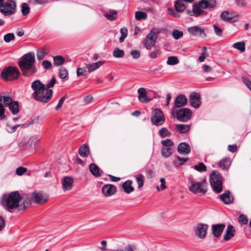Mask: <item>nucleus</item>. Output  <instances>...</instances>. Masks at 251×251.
I'll list each match as a JSON object with an SVG mask.
<instances>
[{
	"label": "nucleus",
	"mask_w": 251,
	"mask_h": 251,
	"mask_svg": "<svg viewBox=\"0 0 251 251\" xmlns=\"http://www.w3.org/2000/svg\"><path fill=\"white\" fill-rule=\"evenodd\" d=\"M3 199L6 208L8 210L15 208L18 210H24L31 204L29 199L26 196L21 197L18 191L3 195Z\"/></svg>",
	"instance_id": "obj_1"
},
{
	"label": "nucleus",
	"mask_w": 251,
	"mask_h": 251,
	"mask_svg": "<svg viewBox=\"0 0 251 251\" xmlns=\"http://www.w3.org/2000/svg\"><path fill=\"white\" fill-rule=\"evenodd\" d=\"M31 88L33 91L32 96L35 100L47 103L52 98L53 91L51 89L46 90V85L39 79L31 83Z\"/></svg>",
	"instance_id": "obj_2"
},
{
	"label": "nucleus",
	"mask_w": 251,
	"mask_h": 251,
	"mask_svg": "<svg viewBox=\"0 0 251 251\" xmlns=\"http://www.w3.org/2000/svg\"><path fill=\"white\" fill-rule=\"evenodd\" d=\"M35 61L33 53H28L22 56L19 62V65L24 75L29 76L36 72Z\"/></svg>",
	"instance_id": "obj_3"
},
{
	"label": "nucleus",
	"mask_w": 251,
	"mask_h": 251,
	"mask_svg": "<svg viewBox=\"0 0 251 251\" xmlns=\"http://www.w3.org/2000/svg\"><path fill=\"white\" fill-rule=\"evenodd\" d=\"M188 183L189 190L193 193L205 194L207 192V183L204 179L198 182L192 178H190Z\"/></svg>",
	"instance_id": "obj_4"
},
{
	"label": "nucleus",
	"mask_w": 251,
	"mask_h": 251,
	"mask_svg": "<svg viewBox=\"0 0 251 251\" xmlns=\"http://www.w3.org/2000/svg\"><path fill=\"white\" fill-rule=\"evenodd\" d=\"M20 74V73L17 67H8L3 69L0 77L5 81H13L17 79Z\"/></svg>",
	"instance_id": "obj_5"
},
{
	"label": "nucleus",
	"mask_w": 251,
	"mask_h": 251,
	"mask_svg": "<svg viewBox=\"0 0 251 251\" xmlns=\"http://www.w3.org/2000/svg\"><path fill=\"white\" fill-rule=\"evenodd\" d=\"M172 113L174 117H176L179 121L181 122H185L189 121L192 117L191 111L185 108L179 109L173 108Z\"/></svg>",
	"instance_id": "obj_6"
},
{
	"label": "nucleus",
	"mask_w": 251,
	"mask_h": 251,
	"mask_svg": "<svg viewBox=\"0 0 251 251\" xmlns=\"http://www.w3.org/2000/svg\"><path fill=\"white\" fill-rule=\"evenodd\" d=\"M161 29H153L146 37L145 40V47L147 50H151L155 44L158 38V34L161 32Z\"/></svg>",
	"instance_id": "obj_7"
},
{
	"label": "nucleus",
	"mask_w": 251,
	"mask_h": 251,
	"mask_svg": "<svg viewBox=\"0 0 251 251\" xmlns=\"http://www.w3.org/2000/svg\"><path fill=\"white\" fill-rule=\"evenodd\" d=\"M222 179L221 175L216 171H213L210 175V184L213 190L216 193H219L222 191Z\"/></svg>",
	"instance_id": "obj_8"
},
{
	"label": "nucleus",
	"mask_w": 251,
	"mask_h": 251,
	"mask_svg": "<svg viewBox=\"0 0 251 251\" xmlns=\"http://www.w3.org/2000/svg\"><path fill=\"white\" fill-rule=\"evenodd\" d=\"M0 101H3L5 106H8L13 115H17L19 112L18 102L13 100L9 96H0Z\"/></svg>",
	"instance_id": "obj_9"
},
{
	"label": "nucleus",
	"mask_w": 251,
	"mask_h": 251,
	"mask_svg": "<svg viewBox=\"0 0 251 251\" xmlns=\"http://www.w3.org/2000/svg\"><path fill=\"white\" fill-rule=\"evenodd\" d=\"M17 4L14 0H7L0 9V12L5 16L12 15L16 12Z\"/></svg>",
	"instance_id": "obj_10"
},
{
	"label": "nucleus",
	"mask_w": 251,
	"mask_h": 251,
	"mask_svg": "<svg viewBox=\"0 0 251 251\" xmlns=\"http://www.w3.org/2000/svg\"><path fill=\"white\" fill-rule=\"evenodd\" d=\"M151 121L153 125L160 126L165 122V118L163 112L159 109L156 108L153 111Z\"/></svg>",
	"instance_id": "obj_11"
},
{
	"label": "nucleus",
	"mask_w": 251,
	"mask_h": 251,
	"mask_svg": "<svg viewBox=\"0 0 251 251\" xmlns=\"http://www.w3.org/2000/svg\"><path fill=\"white\" fill-rule=\"evenodd\" d=\"M32 200L34 201V202L37 204H42L46 202L48 200L49 197L46 194L42 193V192H35L32 193Z\"/></svg>",
	"instance_id": "obj_12"
},
{
	"label": "nucleus",
	"mask_w": 251,
	"mask_h": 251,
	"mask_svg": "<svg viewBox=\"0 0 251 251\" xmlns=\"http://www.w3.org/2000/svg\"><path fill=\"white\" fill-rule=\"evenodd\" d=\"M186 12L190 16L199 17L204 12V10L200 2H195L193 4L192 10H187Z\"/></svg>",
	"instance_id": "obj_13"
},
{
	"label": "nucleus",
	"mask_w": 251,
	"mask_h": 251,
	"mask_svg": "<svg viewBox=\"0 0 251 251\" xmlns=\"http://www.w3.org/2000/svg\"><path fill=\"white\" fill-rule=\"evenodd\" d=\"M74 180L71 176H65L62 179L61 184L64 191H68L72 189Z\"/></svg>",
	"instance_id": "obj_14"
},
{
	"label": "nucleus",
	"mask_w": 251,
	"mask_h": 251,
	"mask_svg": "<svg viewBox=\"0 0 251 251\" xmlns=\"http://www.w3.org/2000/svg\"><path fill=\"white\" fill-rule=\"evenodd\" d=\"M188 32L191 35L196 37H206L203 28L198 26H193L188 28Z\"/></svg>",
	"instance_id": "obj_15"
},
{
	"label": "nucleus",
	"mask_w": 251,
	"mask_h": 251,
	"mask_svg": "<svg viewBox=\"0 0 251 251\" xmlns=\"http://www.w3.org/2000/svg\"><path fill=\"white\" fill-rule=\"evenodd\" d=\"M207 228V225L199 224L196 227L195 233L199 238H204L205 237Z\"/></svg>",
	"instance_id": "obj_16"
},
{
	"label": "nucleus",
	"mask_w": 251,
	"mask_h": 251,
	"mask_svg": "<svg viewBox=\"0 0 251 251\" xmlns=\"http://www.w3.org/2000/svg\"><path fill=\"white\" fill-rule=\"evenodd\" d=\"M138 94V99L142 103H148L151 100L147 97L146 89L144 87H140L137 91Z\"/></svg>",
	"instance_id": "obj_17"
},
{
	"label": "nucleus",
	"mask_w": 251,
	"mask_h": 251,
	"mask_svg": "<svg viewBox=\"0 0 251 251\" xmlns=\"http://www.w3.org/2000/svg\"><path fill=\"white\" fill-rule=\"evenodd\" d=\"M103 194L106 197L112 196L116 192V187L112 184L104 185L102 189Z\"/></svg>",
	"instance_id": "obj_18"
},
{
	"label": "nucleus",
	"mask_w": 251,
	"mask_h": 251,
	"mask_svg": "<svg viewBox=\"0 0 251 251\" xmlns=\"http://www.w3.org/2000/svg\"><path fill=\"white\" fill-rule=\"evenodd\" d=\"M190 103L192 106L198 108L201 105L200 96L197 93H192L190 95Z\"/></svg>",
	"instance_id": "obj_19"
},
{
	"label": "nucleus",
	"mask_w": 251,
	"mask_h": 251,
	"mask_svg": "<svg viewBox=\"0 0 251 251\" xmlns=\"http://www.w3.org/2000/svg\"><path fill=\"white\" fill-rule=\"evenodd\" d=\"M224 224H217L212 226V230L214 236L216 237H219L222 234L225 228Z\"/></svg>",
	"instance_id": "obj_20"
},
{
	"label": "nucleus",
	"mask_w": 251,
	"mask_h": 251,
	"mask_svg": "<svg viewBox=\"0 0 251 251\" xmlns=\"http://www.w3.org/2000/svg\"><path fill=\"white\" fill-rule=\"evenodd\" d=\"M190 146L185 142L180 143L177 146V151L181 154H188L190 152Z\"/></svg>",
	"instance_id": "obj_21"
},
{
	"label": "nucleus",
	"mask_w": 251,
	"mask_h": 251,
	"mask_svg": "<svg viewBox=\"0 0 251 251\" xmlns=\"http://www.w3.org/2000/svg\"><path fill=\"white\" fill-rule=\"evenodd\" d=\"M187 102L186 97L184 95H179L177 97L175 101V106L174 108H179L184 106Z\"/></svg>",
	"instance_id": "obj_22"
},
{
	"label": "nucleus",
	"mask_w": 251,
	"mask_h": 251,
	"mask_svg": "<svg viewBox=\"0 0 251 251\" xmlns=\"http://www.w3.org/2000/svg\"><path fill=\"white\" fill-rule=\"evenodd\" d=\"M235 234V229L233 226L228 225L226 230V234L224 235V239L226 241L229 240L234 237Z\"/></svg>",
	"instance_id": "obj_23"
},
{
	"label": "nucleus",
	"mask_w": 251,
	"mask_h": 251,
	"mask_svg": "<svg viewBox=\"0 0 251 251\" xmlns=\"http://www.w3.org/2000/svg\"><path fill=\"white\" fill-rule=\"evenodd\" d=\"M220 200L225 204H229L233 201V197L230 192L227 191L220 196Z\"/></svg>",
	"instance_id": "obj_24"
},
{
	"label": "nucleus",
	"mask_w": 251,
	"mask_h": 251,
	"mask_svg": "<svg viewBox=\"0 0 251 251\" xmlns=\"http://www.w3.org/2000/svg\"><path fill=\"white\" fill-rule=\"evenodd\" d=\"M184 0H176L175 2V6L176 11L180 13L183 12L187 8V5Z\"/></svg>",
	"instance_id": "obj_25"
},
{
	"label": "nucleus",
	"mask_w": 251,
	"mask_h": 251,
	"mask_svg": "<svg viewBox=\"0 0 251 251\" xmlns=\"http://www.w3.org/2000/svg\"><path fill=\"white\" fill-rule=\"evenodd\" d=\"M104 63L103 61H99L96 63L92 64H88L86 65V67L88 69V71L89 73L95 71L96 70L99 68L101 65Z\"/></svg>",
	"instance_id": "obj_26"
},
{
	"label": "nucleus",
	"mask_w": 251,
	"mask_h": 251,
	"mask_svg": "<svg viewBox=\"0 0 251 251\" xmlns=\"http://www.w3.org/2000/svg\"><path fill=\"white\" fill-rule=\"evenodd\" d=\"M199 2L203 9L213 8L216 5L215 0H201Z\"/></svg>",
	"instance_id": "obj_27"
},
{
	"label": "nucleus",
	"mask_w": 251,
	"mask_h": 251,
	"mask_svg": "<svg viewBox=\"0 0 251 251\" xmlns=\"http://www.w3.org/2000/svg\"><path fill=\"white\" fill-rule=\"evenodd\" d=\"M78 152L79 155L82 157H85L89 155L90 153L89 147L86 144L82 145L79 149Z\"/></svg>",
	"instance_id": "obj_28"
},
{
	"label": "nucleus",
	"mask_w": 251,
	"mask_h": 251,
	"mask_svg": "<svg viewBox=\"0 0 251 251\" xmlns=\"http://www.w3.org/2000/svg\"><path fill=\"white\" fill-rule=\"evenodd\" d=\"M122 187L124 191L127 194L132 192L134 190V187L132 186V181L129 180L123 184Z\"/></svg>",
	"instance_id": "obj_29"
},
{
	"label": "nucleus",
	"mask_w": 251,
	"mask_h": 251,
	"mask_svg": "<svg viewBox=\"0 0 251 251\" xmlns=\"http://www.w3.org/2000/svg\"><path fill=\"white\" fill-rule=\"evenodd\" d=\"M103 16L109 21H114L117 18V13L114 10H110L107 12H104Z\"/></svg>",
	"instance_id": "obj_30"
},
{
	"label": "nucleus",
	"mask_w": 251,
	"mask_h": 251,
	"mask_svg": "<svg viewBox=\"0 0 251 251\" xmlns=\"http://www.w3.org/2000/svg\"><path fill=\"white\" fill-rule=\"evenodd\" d=\"M89 170L92 174L96 177L101 176L99 168L95 164H91L89 166Z\"/></svg>",
	"instance_id": "obj_31"
},
{
	"label": "nucleus",
	"mask_w": 251,
	"mask_h": 251,
	"mask_svg": "<svg viewBox=\"0 0 251 251\" xmlns=\"http://www.w3.org/2000/svg\"><path fill=\"white\" fill-rule=\"evenodd\" d=\"M176 128L177 130L180 133H185L188 132L190 128V126L185 124H177L176 125Z\"/></svg>",
	"instance_id": "obj_32"
},
{
	"label": "nucleus",
	"mask_w": 251,
	"mask_h": 251,
	"mask_svg": "<svg viewBox=\"0 0 251 251\" xmlns=\"http://www.w3.org/2000/svg\"><path fill=\"white\" fill-rule=\"evenodd\" d=\"M221 18L223 20L232 22L234 21V17L228 11H224L221 14Z\"/></svg>",
	"instance_id": "obj_33"
},
{
	"label": "nucleus",
	"mask_w": 251,
	"mask_h": 251,
	"mask_svg": "<svg viewBox=\"0 0 251 251\" xmlns=\"http://www.w3.org/2000/svg\"><path fill=\"white\" fill-rule=\"evenodd\" d=\"M231 165V161L228 158H224L219 164V166L223 170L228 169Z\"/></svg>",
	"instance_id": "obj_34"
},
{
	"label": "nucleus",
	"mask_w": 251,
	"mask_h": 251,
	"mask_svg": "<svg viewBox=\"0 0 251 251\" xmlns=\"http://www.w3.org/2000/svg\"><path fill=\"white\" fill-rule=\"evenodd\" d=\"M161 154L165 157H168L173 154L172 148L162 147L161 149Z\"/></svg>",
	"instance_id": "obj_35"
},
{
	"label": "nucleus",
	"mask_w": 251,
	"mask_h": 251,
	"mask_svg": "<svg viewBox=\"0 0 251 251\" xmlns=\"http://www.w3.org/2000/svg\"><path fill=\"white\" fill-rule=\"evenodd\" d=\"M233 47L243 52L245 50V43L244 42H236L233 45Z\"/></svg>",
	"instance_id": "obj_36"
},
{
	"label": "nucleus",
	"mask_w": 251,
	"mask_h": 251,
	"mask_svg": "<svg viewBox=\"0 0 251 251\" xmlns=\"http://www.w3.org/2000/svg\"><path fill=\"white\" fill-rule=\"evenodd\" d=\"M53 63L55 66H59L65 62L64 58L60 55L55 56L53 57Z\"/></svg>",
	"instance_id": "obj_37"
},
{
	"label": "nucleus",
	"mask_w": 251,
	"mask_h": 251,
	"mask_svg": "<svg viewBox=\"0 0 251 251\" xmlns=\"http://www.w3.org/2000/svg\"><path fill=\"white\" fill-rule=\"evenodd\" d=\"M125 54L124 50L119 48H116L113 51V55L116 58H122Z\"/></svg>",
	"instance_id": "obj_38"
},
{
	"label": "nucleus",
	"mask_w": 251,
	"mask_h": 251,
	"mask_svg": "<svg viewBox=\"0 0 251 251\" xmlns=\"http://www.w3.org/2000/svg\"><path fill=\"white\" fill-rule=\"evenodd\" d=\"M135 18L137 20L140 21L147 18V15L145 12L142 11H136L135 13Z\"/></svg>",
	"instance_id": "obj_39"
},
{
	"label": "nucleus",
	"mask_w": 251,
	"mask_h": 251,
	"mask_svg": "<svg viewBox=\"0 0 251 251\" xmlns=\"http://www.w3.org/2000/svg\"><path fill=\"white\" fill-rule=\"evenodd\" d=\"M194 170L198 172H205L206 171V166L203 163H199V164L192 167Z\"/></svg>",
	"instance_id": "obj_40"
},
{
	"label": "nucleus",
	"mask_w": 251,
	"mask_h": 251,
	"mask_svg": "<svg viewBox=\"0 0 251 251\" xmlns=\"http://www.w3.org/2000/svg\"><path fill=\"white\" fill-rule=\"evenodd\" d=\"M158 134L161 138H163L166 137L170 136L171 133L168 130L167 128L163 127L159 131Z\"/></svg>",
	"instance_id": "obj_41"
},
{
	"label": "nucleus",
	"mask_w": 251,
	"mask_h": 251,
	"mask_svg": "<svg viewBox=\"0 0 251 251\" xmlns=\"http://www.w3.org/2000/svg\"><path fill=\"white\" fill-rule=\"evenodd\" d=\"M179 63V60L176 56H170L168 58L167 64L169 65H175Z\"/></svg>",
	"instance_id": "obj_42"
},
{
	"label": "nucleus",
	"mask_w": 251,
	"mask_h": 251,
	"mask_svg": "<svg viewBox=\"0 0 251 251\" xmlns=\"http://www.w3.org/2000/svg\"><path fill=\"white\" fill-rule=\"evenodd\" d=\"M120 32L121 33V36L119 39V41L121 43L124 42L125 38L127 37L128 31L126 28H122L120 29Z\"/></svg>",
	"instance_id": "obj_43"
},
{
	"label": "nucleus",
	"mask_w": 251,
	"mask_h": 251,
	"mask_svg": "<svg viewBox=\"0 0 251 251\" xmlns=\"http://www.w3.org/2000/svg\"><path fill=\"white\" fill-rule=\"evenodd\" d=\"M183 35V32L182 31L177 29H175L172 32V36L175 39H178Z\"/></svg>",
	"instance_id": "obj_44"
},
{
	"label": "nucleus",
	"mask_w": 251,
	"mask_h": 251,
	"mask_svg": "<svg viewBox=\"0 0 251 251\" xmlns=\"http://www.w3.org/2000/svg\"><path fill=\"white\" fill-rule=\"evenodd\" d=\"M68 75V71L64 67H61L59 69V76L61 78L64 79L67 77Z\"/></svg>",
	"instance_id": "obj_45"
},
{
	"label": "nucleus",
	"mask_w": 251,
	"mask_h": 251,
	"mask_svg": "<svg viewBox=\"0 0 251 251\" xmlns=\"http://www.w3.org/2000/svg\"><path fill=\"white\" fill-rule=\"evenodd\" d=\"M22 13L24 16L27 15L30 11L28 5L26 3H23L22 5Z\"/></svg>",
	"instance_id": "obj_46"
},
{
	"label": "nucleus",
	"mask_w": 251,
	"mask_h": 251,
	"mask_svg": "<svg viewBox=\"0 0 251 251\" xmlns=\"http://www.w3.org/2000/svg\"><path fill=\"white\" fill-rule=\"evenodd\" d=\"M144 176L142 175H138L136 176V180L138 184V188H141L144 184Z\"/></svg>",
	"instance_id": "obj_47"
},
{
	"label": "nucleus",
	"mask_w": 251,
	"mask_h": 251,
	"mask_svg": "<svg viewBox=\"0 0 251 251\" xmlns=\"http://www.w3.org/2000/svg\"><path fill=\"white\" fill-rule=\"evenodd\" d=\"M3 39L5 42L9 43L15 39V35L12 33H7L4 36Z\"/></svg>",
	"instance_id": "obj_48"
},
{
	"label": "nucleus",
	"mask_w": 251,
	"mask_h": 251,
	"mask_svg": "<svg viewBox=\"0 0 251 251\" xmlns=\"http://www.w3.org/2000/svg\"><path fill=\"white\" fill-rule=\"evenodd\" d=\"M161 144L163 147L172 148L174 145L173 142L169 139L161 141Z\"/></svg>",
	"instance_id": "obj_49"
},
{
	"label": "nucleus",
	"mask_w": 251,
	"mask_h": 251,
	"mask_svg": "<svg viewBox=\"0 0 251 251\" xmlns=\"http://www.w3.org/2000/svg\"><path fill=\"white\" fill-rule=\"evenodd\" d=\"M27 172V169L23 167H19L17 168L16 172L18 176H22Z\"/></svg>",
	"instance_id": "obj_50"
},
{
	"label": "nucleus",
	"mask_w": 251,
	"mask_h": 251,
	"mask_svg": "<svg viewBox=\"0 0 251 251\" xmlns=\"http://www.w3.org/2000/svg\"><path fill=\"white\" fill-rule=\"evenodd\" d=\"M56 83V79L55 77H52L50 81L46 85V88L47 89H50L49 88H52L54 86Z\"/></svg>",
	"instance_id": "obj_51"
},
{
	"label": "nucleus",
	"mask_w": 251,
	"mask_h": 251,
	"mask_svg": "<svg viewBox=\"0 0 251 251\" xmlns=\"http://www.w3.org/2000/svg\"><path fill=\"white\" fill-rule=\"evenodd\" d=\"M46 54L47 53L44 50H38L37 53V58L38 60H41L45 57Z\"/></svg>",
	"instance_id": "obj_52"
},
{
	"label": "nucleus",
	"mask_w": 251,
	"mask_h": 251,
	"mask_svg": "<svg viewBox=\"0 0 251 251\" xmlns=\"http://www.w3.org/2000/svg\"><path fill=\"white\" fill-rule=\"evenodd\" d=\"M160 52L161 51L160 50L152 51L150 53L149 56L151 58L155 59L160 54Z\"/></svg>",
	"instance_id": "obj_53"
},
{
	"label": "nucleus",
	"mask_w": 251,
	"mask_h": 251,
	"mask_svg": "<svg viewBox=\"0 0 251 251\" xmlns=\"http://www.w3.org/2000/svg\"><path fill=\"white\" fill-rule=\"evenodd\" d=\"M160 181L161 182L160 188H159V186H157L156 189L158 191L165 190L166 188V181H165V178H160Z\"/></svg>",
	"instance_id": "obj_54"
},
{
	"label": "nucleus",
	"mask_w": 251,
	"mask_h": 251,
	"mask_svg": "<svg viewBox=\"0 0 251 251\" xmlns=\"http://www.w3.org/2000/svg\"><path fill=\"white\" fill-rule=\"evenodd\" d=\"M5 109L2 103H0V118L1 120H6V117L5 115Z\"/></svg>",
	"instance_id": "obj_55"
},
{
	"label": "nucleus",
	"mask_w": 251,
	"mask_h": 251,
	"mask_svg": "<svg viewBox=\"0 0 251 251\" xmlns=\"http://www.w3.org/2000/svg\"><path fill=\"white\" fill-rule=\"evenodd\" d=\"M49 0H28V2L30 4H39L46 3Z\"/></svg>",
	"instance_id": "obj_56"
},
{
	"label": "nucleus",
	"mask_w": 251,
	"mask_h": 251,
	"mask_svg": "<svg viewBox=\"0 0 251 251\" xmlns=\"http://www.w3.org/2000/svg\"><path fill=\"white\" fill-rule=\"evenodd\" d=\"M242 79L244 83L251 91V81L247 77H243Z\"/></svg>",
	"instance_id": "obj_57"
},
{
	"label": "nucleus",
	"mask_w": 251,
	"mask_h": 251,
	"mask_svg": "<svg viewBox=\"0 0 251 251\" xmlns=\"http://www.w3.org/2000/svg\"><path fill=\"white\" fill-rule=\"evenodd\" d=\"M213 27L216 34L218 36L221 37L223 33L222 29L216 25H214Z\"/></svg>",
	"instance_id": "obj_58"
},
{
	"label": "nucleus",
	"mask_w": 251,
	"mask_h": 251,
	"mask_svg": "<svg viewBox=\"0 0 251 251\" xmlns=\"http://www.w3.org/2000/svg\"><path fill=\"white\" fill-rule=\"evenodd\" d=\"M66 99V96H64V97H62L60 99V100H59V101L58 102V103L57 104V105L55 107V110H59L62 107V106L63 105V103H64V101H65Z\"/></svg>",
	"instance_id": "obj_59"
},
{
	"label": "nucleus",
	"mask_w": 251,
	"mask_h": 251,
	"mask_svg": "<svg viewBox=\"0 0 251 251\" xmlns=\"http://www.w3.org/2000/svg\"><path fill=\"white\" fill-rule=\"evenodd\" d=\"M130 54L134 59H137L140 56V52L137 50H133L130 51Z\"/></svg>",
	"instance_id": "obj_60"
},
{
	"label": "nucleus",
	"mask_w": 251,
	"mask_h": 251,
	"mask_svg": "<svg viewBox=\"0 0 251 251\" xmlns=\"http://www.w3.org/2000/svg\"><path fill=\"white\" fill-rule=\"evenodd\" d=\"M168 12L169 14L175 18H178L179 17V15L177 13L178 12L177 11L176 12L172 8H168Z\"/></svg>",
	"instance_id": "obj_61"
},
{
	"label": "nucleus",
	"mask_w": 251,
	"mask_h": 251,
	"mask_svg": "<svg viewBox=\"0 0 251 251\" xmlns=\"http://www.w3.org/2000/svg\"><path fill=\"white\" fill-rule=\"evenodd\" d=\"M42 66L45 69H49L51 66V63L48 60H44L42 62Z\"/></svg>",
	"instance_id": "obj_62"
},
{
	"label": "nucleus",
	"mask_w": 251,
	"mask_h": 251,
	"mask_svg": "<svg viewBox=\"0 0 251 251\" xmlns=\"http://www.w3.org/2000/svg\"><path fill=\"white\" fill-rule=\"evenodd\" d=\"M237 148V146L236 145H230L228 146V150L231 152H234L236 151Z\"/></svg>",
	"instance_id": "obj_63"
},
{
	"label": "nucleus",
	"mask_w": 251,
	"mask_h": 251,
	"mask_svg": "<svg viewBox=\"0 0 251 251\" xmlns=\"http://www.w3.org/2000/svg\"><path fill=\"white\" fill-rule=\"evenodd\" d=\"M202 69L205 73H209L212 71V68L207 65H203L202 66Z\"/></svg>",
	"instance_id": "obj_64"
}]
</instances>
